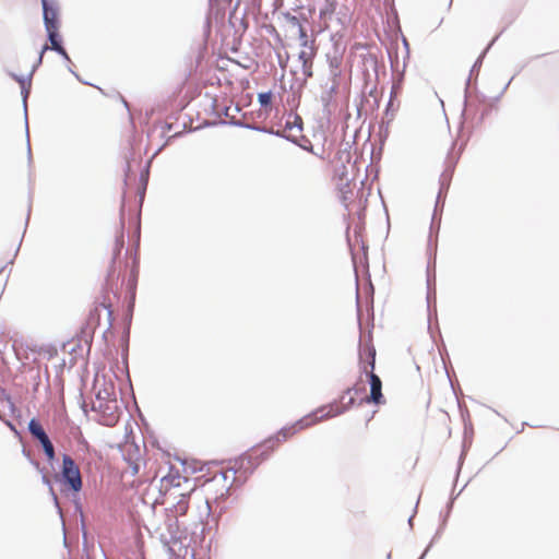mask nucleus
I'll return each instance as SVG.
<instances>
[{"label":"nucleus","mask_w":559,"mask_h":559,"mask_svg":"<svg viewBox=\"0 0 559 559\" xmlns=\"http://www.w3.org/2000/svg\"><path fill=\"white\" fill-rule=\"evenodd\" d=\"M352 389H347L338 401L317 408L313 413L306 415L294 424L282 428L277 433L265 441L269 449H275L283 442L293 438L298 432L324 420L338 416L348 411L355 403V397L350 395Z\"/></svg>","instance_id":"nucleus-1"},{"label":"nucleus","mask_w":559,"mask_h":559,"mask_svg":"<svg viewBox=\"0 0 559 559\" xmlns=\"http://www.w3.org/2000/svg\"><path fill=\"white\" fill-rule=\"evenodd\" d=\"M368 361H365L362 365V369L369 376L370 382V394L366 396L365 402L372 403L376 405H382L385 403L384 396L382 394V381L374 373V365H376V350L372 348H368L366 350Z\"/></svg>","instance_id":"nucleus-2"},{"label":"nucleus","mask_w":559,"mask_h":559,"mask_svg":"<svg viewBox=\"0 0 559 559\" xmlns=\"http://www.w3.org/2000/svg\"><path fill=\"white\" fill-rule=\"evenodd\" d=\"M61 473L64 483L69 486L70 489L73 491H80L82 489V477L80 468L71 456L63 455Z\"/></svg>","instance_id":"nucleus-3"},{"label":"nucleus","mask_w":559,"mask_h":559,"mask_svg":"<svg viewBox=\"0 0 559 559\" xmlns=\"http://www.w3.org/2000/svg\"><path fill=\"white\" fill-rule=\"evenodd\" d=\"M102 310H105L107 312L108 318L111 317L112 310L110 308V305L108 302H106L105 300L100 301L93 309H91V311L86 318L85 326L82 330V332L84 334L92 335L95 332L96 328L100 323V311Z\"/></svg>","instance_id":"nucleus-4"},{"label":"nucleus","mask_w":559,"mask_h":559,"mask_svg":"<svg viewBox=\"0 0 559 559\" xmlns=\"http://www.w3.org/2000/svg\"><path fill=\"white\" fill-rule=\"evenodd\" d=\"M28 430L43 445L47 459L52 461L55 459V448L39 421L32 419L28 424Z\"/></svg>","instance_id":"nucleus-5"},{"label":"nucleus","mask_w":559,"mask_h":559,"mask_svg":"<svg viewBox=\"0 0 559 559\" xmlns=\"http://www.w3.org/2000/svg\"><path fill=\"white\" fill-rule=\"evenodd\" d=\"M317 53V48L314 46V41L312 40L310 46L302 47V49L299 52V60L302 64V73L306 78L312 76V66H313V58Z\"/></svg>","instance_id":"nucleus-6"},{"label":"nucleus","mask_w":559,"mask_h":559,"mask_svg":"<svg viewBox=\"0 0 559 559\" xmlns=\"http://www.w3.org/2000/svg\"><path fill=\"white\" fill-rule=\"evenodd\" d=\"M44 9V21L47 31L59 28L58 12L48 4L47 0H41Z\"/></svg>","instance_id":"nucleus-7"},{"label":"nucleus","mask_w":559,"mask_h":559,"mask_svg":"<svg viewBox=\"0 0 559 559\" xmlns=\"http://www.w3.org/2000/svg\"><path fill=\"white\" fill-rule=\"evenodd\" d=\"M123 247H124V233H123V228L121 227L117 231V234L115 236V240H114L112 247H111L112 263H115L116 258L120 255L121 250L123 249Z\"/></svg>","instance_id":"nucleus-8"},{"label":"nucleus","mask_w":559,"mask_h":559,"mask_svg":"<svg viewBox=\"0 0 559 559\" xmlns=\"http://www.w3.org/2000/svg\"><path fill=\"white\" fill-rule=\"evenodd\" d=\"M47 33H48V37H49V40L51 44V49H53L55 51H57L58 53H60L64 57H68L64 48L60 45L58 28L47 31Z\"/></svg>","instance_id":"nucleus-9"},{"label":"nucleus","mask_w":559,"mask_h":559,"mask_svg":"<svg viewBox=\"0 0 559 559\" xmlns=\"http://www.w3.org/2000/svg\"><path fill=\"white\" fill-rule=\"evenodd\" d=\"M290 23L298 27L299 38L301 40V46L302 47L310 46L311 41L308 40L307 32H306L305 27L300 24L299 20L296 16H293L290 19Z\"/></svg>","instance_id":"nucleus-10"},{"label":"nucleus","mask_w":559,"mask_h":559,"mask_svg":"<svg viewBox=\"0 0 559 559\" xmlns=\"http://www.w3.org/2000/svg\"><path fill=\"white\" fill-rule=\"evenodd\" d=\"M325 4L322 9H320L319 15L321 19L331 17L336 10V1L335 0H324Z\"/></svg>","instance_id":"nucleus-11"},{"label":"nucleus","mask_w":559,"mask_h":559,"mask_svg":"<svg viewBox=\"0 0 559 559\" xmlns=\"http://www.w3.org/2000/svg\"><path fill=\"white\" fill-rule=\"evenodd\" d=\"M336 185H337V188H338V190H340V192L342 194V200L344 202H346L350 198L352 192H353L352 191V186H353L352 181L350 180H345L343 182H337Z\"/></svg>","instance_id":"nucleus-12"},{"label":"nucleus","mask_w":559,"mask_h":559,"mask_svg":"<svg viewBox=\"0 0 559 559\" xmlns=\"http://www.w3.org/2000/svg\"><path fill=\"white\" fill-rule=\"evenodd\" d=\"M180 479H181V476L176 471L175 474L170 472L167 476H164L162 478V483H163V485L165 487H167L168 485L179 486L180 485Z\"/></svg>","instance_id":"nucleus-13"},{"label":"nucleus","mask_w":559,"mask_h":559,"mask_svg":"<svg viewBox=\"0 0 559 559\" xmlns=\"http://www.w3.org/2000/svg\"><path fill=\"white\" fill-rule=\"evenodd\" d=\"M103 393H104V395H102V392L99 391L97 393V399H104V400H107L108 402H112L114 404H117V400H116L114 391L110 392L108 389H105ZM115 408H117V405H115Z\"/></svg>","instance_id":"nucleus-14"},{"label":"nucleus","mask_w":559,"mask_h":559,"mask_svg":"<svg viewBox=\"0 0 559 559\" xmlns=\"http://www.w3.org/2000/svg\"><path fill=\"white\" fill-rule=\"evenodd\" d=\"M335 179L337 180V182H343L345 180H349L346 166L343 165L341 167V169H337L335 171Z\"/></svg>","instance_id":"nucleus-15"},{"label":"nucleus","mask_w":559,"mask_h":559,"mask_svg":"<svg viewBox=\"0 0 559 559\" xmlns=\"http://www.w3.org/2000/svg\"><path fill=\"white\" fill-rule=\"evenodd\" d=\"M258 98H259L260 104L263 107L270 106L271 102H272V93L271 92L260 93Z\"/></svg>","instance_id":"nucleus-16"},{"label":"nucleus","mask_w":559,"mask_h":559,"mask_svg":"<svg viewBox=\"0 0 559 559\" xmlns=\"http://www.w3.org/2000/svg\"><path fill=\"white\" fill-rule=\"evenodd\" d=\"M118 421V416L115 413H111L106 419L105 424L107 426H114Z\"/></svg>","instance_id":"nucleus-17"},{"label":"nucleus","mask_w":559,"mask_h":559,"mask_svg":"<svg viewBox=\"0 0 559 559\" xmlns=\"http://www.w3.org/2000/svg\"><path fill=\"white\" fill-rule=\"evenodd\" d=\"M228 473H231L233 475H235V469L234 468H229V469H226L223 474L224 478L226 479L228 477Z\"/></svg>","instance_id":"nucleus-18"},{"label":"nucleus","mask_w":559,"mask_h":559,"mask_svg":"<svg viewBox=\"0 0 559 559\" xmlns=\"http://www.w3.org/2000/svg\"><path fill=\"white\" fill-rule=\"evenodd\" d=\"M48 48H49V47H48L47 45L43 47V49H41V51H40V56H39V62H40V61H41V59H43V55H44V52H45L46 50H48Z\"/></svg>","instance_id":"nucleus-19"},{"label":"nucleus","mask_w":559,"mask_h":559,"mask_svg":"<svg viewBox=\"0 0 559 559\" xmlns=\"http://www.w3.org/2000/svg\"><path fill=\"white\" fill-rule=\"evenodd\" d=\"M245 461H248V462H249V459H247V457H245V456H243V457H241V459L239 460L240 466H242V465L245 464Z\"/></svg>","instance_id":"nucleus-20"},{"label":"nucleus","mask_w":559,"mask_h":559,"mask_svg":"<svg viewBox=\"0 0 559 559\" xmlns=\"http://www.w3.org/2000/svg\"><path fill=\"white\" fill-rule=\"evenodd\" d=\"M179 508H180L183 512H186V510H187V506H181V504H179Z\"/></svg>","instance_id":"nucleus-21"}]
</instances>
